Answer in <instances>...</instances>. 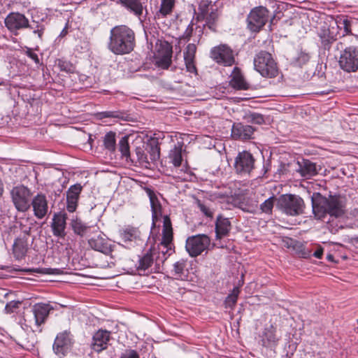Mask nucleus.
Listing matches in <instances>:
<instances>
[{
	"instance_id": "4be33fe9",
	"label": "nucleus",
	"mask_w": 358,
	"mask_h": 358,
	"mask_svg": "<svg viewBox=\"0 0 358 358\" xmlns=\"http://www.w3.org/2000/svg\"><path fill=\"white\" fill-rule=\"evenodd\" d=\"M119 3L128 11L136 16L141 22L144 20L143 13L145 7L141 0H119Z\"/></svg>"
},
{
	"instance_id": "bf43d9fd",
	"label": "nucleus",
	"mask_w": 358,
	"mask_h": 358,
	"mask_svg": "<svg viewBox=\"0 0 358 358\" xmlns=\"http://www.w3.org/2000/svg\"><path fill=\"white\" fill-rule=\"evenodd\" d=\"M324 249L321 246H319L317 250L314 252L313 256L317 259H321L323 255Z\"/></svg>"
},
{
	"instance_id": "ddd939ff",
	"label": "nucleus",
	"mask_w": 358,
	"mask_h": 358,
	"mask_svg": "<svg viewBox=\"0 0 358 358\" xmlns=\"http://www.w3.org/2000/svg\"><path fill=\"white\" fill-rule=\"evenodd\" d=\"M4 23L10 32L17 35L19 30L28 27L29 20L22 13L13 12L6 16Z\"/></svg>"
},
{
	"instance_id": "b1692460",
	"label": "nucleus",
	"mask_w": 358,
	"mask_h": 358,
	"mask_svg": "<svg viewBox=\"0 0 358 358\" xmlns=\"http://www.w3.org/2000/svg\"><path fill=\"white\" fill-rule=\"evenodd\" d=\"M183 151V143L181 141L177 142L169 151L168 155L169 162L175 168H178L182 165Z\"/></svg>"
},
{
	"instance_id": "c85d7f7f",
	"label": "nucleus",
	"mask_w": 358,
	"mask_h": 358,
	"mask_svg": "<svg viewBox=\"0 0 358 358\" xmlns=\"http://www.w3.org/2000/svg\"><path fill=\"white\" fill-rule=\"evenodd\" d=\"M237 206L245 212L254 214L257 210L258 203L252 198L244 196L237 201Z\"/></svg>"
},
{
	"instance_id": "79ce46f5",
	"label": "nucleus",
	"mask_w": 358,
	"mask_h": 358,
	"mask_svg": "<svg viewBox=\"0 0 358 358\" xmlns=\"http://www.w3.org/2000/svg\"><path fill=\"white\" fill-rule=\"evenodd\" d=\"M136 160L141 164H149V159L145 152L144 146L135 149Z\"/></svg>"
},
{
	"instance_id": "423d86ee",
	"label": "nucleus",
	"mask_w": 358,
	"mask_h": 358,
	"mask_svg": "<svg viewBox=\"0 0 358 358\" xmlns=\"http://www.w3.org/2000/svg\"><path fill=\"white\" fill-rule=\"evenodd\" d=\"M10 196L17 211L25 213L30 208L31 192L28 187L24 185L14 187L10 191Z\"/></svg>"
},
{
	"instance_id": "6ab92c4d",
	"label": "nucleus",
	"mask_w": 358,
	"mask_h": 358,
	"mask_svg": "<svg viewBox=\"0 0 358 358\" xmlns=\"http://www.w3.org/2000/svg\"><path fill=\"white\" fill-rule=\"evenodd\" d=\"M70 334L64 331L59 334L53 344V350L58 356H64L71 347Z\"/></svg>"
},
{
	"instance_id": "aec40b11",
	"label": "nucleus",
	"mask_w": 358,
	"mask_h": 358,
	"mask_svg": "<svg viewBox=\"0 0 358 358\" xmlns=\"http://www.w3.org/2000/svg\"><path fill=\"white\" fill-rule=\"evenodd\" d=\"M255 128L241 122L234 123L231 128V137L235 140H248L252 137Z\"/></svg>"
},
{
	"instance_id": "a211bd4d",
	"label": "nucleus",
	"mask_w": 358,
	"mask_h": 358,
	"mask_svg": "<svg viewBox=\"0 0 358 358\" xmlns=\"http://www.w3.org/2000/svg\"><path fill=\"white\" fill-rule=\"evenodd\" d=\"M88 243L93 250L105 255H109L113 251V245L104 234H99L91 238Z\"/></svg>"
},
{
	"instance_id": "c03bdc74",
	"label": "nucleus",
	"mask_w": 358,
	"mask_h": 358,
	"mask_svg": "<svg viewBox=\"0 0 358 358\" xmlns=\"http://www.w3.org/2000/svg\"><path fill=\"white\" fill-rule=\"evenodd\" d=\"M173 5L174 0H162L159 13L166 16L171 12Z\"/></svg>"
},
{
	"instance_id": "ea45409f",
	"label": "nucleus",
	"mask_w": 358,
	"mask_h": 358,
	"mask_svg": "<svg viewBox=\"0 0 358 358\" xmlns=\"http://www.w3.org/2000/svg\"><path fill=\"white\" fill-rule=\"evenodd\" d=\"M219 13L217 8H211V10L208 13V14H206V16H202L205 20L206 22V26L210 29H212L213 31L215 30V22L218 18Z\"/></svg>"
},
{
	"instance_id": "a18cd8bd",
	"label": "nucleus",
	"mask_w": 358,
	"mask_h": 358,
	"mask_svg": "<svg viewBox=\"0 0 358 358\" xmlns=\"http://www.w3.org/2000/svg\"><path fill=\"white\" fill-rule=\"evenodd\" d=\"M196 47L194 43H189L184 51V60H194Z\"/></svg>"
},
{
	"instance_id": "9d476101",
	"label": "nucleus",
	"mask_w": 358,
	"mask_h": 358,
	"mask_svg": "<svg viewBox=\"0 0 358 358\" xmlns=\"http://www.w3.org/2000/svg\"><path fill=\"white\" fill-rule=\"evenodd\" d=\"M211 58L217 64L231 66L235 62L233 50L225 45L214 47L210 51Z\"/></svg>"
},
{
	"instance_id": "9b49d317",
	"label": "nucleus",
	"mask_w": 358,
	"mask_h": 358,
	"mask_svg": "<svg viewBox=\"0 0 358 358\" xmlns=\"http://www.w3.org/2000/svg\"><path fill=\"white\" fill-rule=\"evenodd\" d=\"M234 167L238 174H250L255 168V158L248 151L239 152L236 157Z\"/></svg>"
},
{
	"instance_id": "0e129e2a",
	"label": "nucleus",
	"mask_w": 358,
	"mask_h": 358,
	"mask_svg": "<svg viewBox=\"0 0 358 358\" xmlns=\"http://www.w3.org/2000/svg\"><path fill=\"white\" fill-rule=\"evenodd\" d=\"M30 229H31V228L29 227L28 229H25V230H24V233H25L26 234H29V231H30Z\"/></svg>"
},
{
	"instance_id": "412c9836",
	"label": "nucleus",
	"mask_w": 358,
	"mask_h": 358,
	"mask_svg": "<svg viewBox=\"0 0 358 358\" xmlns=\"http://www.w3.org/2000/svg\"><path fill=\"white\" fill-rule=\"evenodd\" d=\"M110 337V332L106 330L100 329L93 336L92 348L96 352H101L108 346Z\"/></svg>"
},
{
	"instance_id": "13d9d810",
	"label": "nucleus",
	"mask_w": 358,
	"mask_h": 358,
	"mask_svg": "<svg viewBox=\"0 0 358 358\" xmlns=\"http://www.w3.org/2000/svg\"><path fill=\"white\" fill-rule=\"evenodd\" d=\"M187 71L191 73H196V68L194 64V60L185 61Z\"/></svg>"
},
{
	"instance_id": "72a5a7b5",
	"label": "nucleus",
	"mask_w": 358,
	"mask_h": 358,
	"mask_svg": "<svg viewBox=\"0 0 358 358\" xmlns=\"http://www.w3.org/2000/svg\"><path fill=\"white\" fill-rule=\"evenodd\" d=\"M321 43L324 49H329L330 45L336 40L335 35L329 28L323 27L318 33Z\"/></svg>"
},
{
	"instance_id": "de8ad7c7",
	"label": "nucleus",
	"mask_w": 358,
	"mask_h": 358,
	"mask_svg": "<svg viewBox=\"0 0 358 358\" xmlns=\"http://www.w3.org/2000/svg\"><path fill=\"white\" fill-rule=\"evenodd\" d=\"M274 201H275L274 196H271V197L267 199L266 201H264V202H263L260 205V209H261L262 212L268 213V214L271 213L272 209H273V205H274Z\"/></svg>"
},
{
	"instance_id": "39448f33",
	"label": "nucleus",
	"mask_w": 358,
	"mask_h": 358,
	"mask_svg": "<svg viewBox=\"0 0 358 358\" xmlns=\"http://www.w3.org/2000/svg\"><path fill=\"white\" fill-rule=\"evenodd\" d=\"M278 206L284 213L290 216L303 214L305 208V203L302 198L295 194L280 196Z\"/></svg>"
},
{
	"instance_id": "bb28decb",
	"label": "nucleus",
	"mask_w": 358,
	"mask_h": 358,
	"mask_svg": "<svg viewBox=\"0 0 358 358\" xmlns=\"http://www.w3.org/2000/svg\"><path fill=\"white\" fill-rule=\"evenodd\" d=\"M231 230V222L229 219L218 215L215 222V236L217 239H222L227 236Z\"/></svg>"
},
{
	"instance_id": "7c9ffc66",
	"label": "nucleus",
	"mask_w": 358,
	"mask_h": 358,
	"mask_svg": "<svg viewBox=\"0 0 358 358\" xmlns=\"http://www.w3.org/2000/svg\"><path fill=\"white\" fill-rule=\"evenodd\" d=\"M278 341V338L275 335V330L272 326L264 329L262 340L264 346H275L277 345Z\"/></svg>"
},
{
	"instance_id": "a878e982",
	"label": "nucleus",
	"mask_w": 358,
	"mask_h": 358,
	"mask_svg": "<svg viewBox=\"0 0 358 358\" xmlns=\"http://www.w3.org/2000/svg\"><path fill=\"white\" fill-rule=\"evenodd\" d=\"M50 310L51 308L48 304L36 303L34 306L32 311L35 318V323L38 327L45 322Z\"/></svg>"
},
{
	"instance_id": "f3484780",
	"label": "nucleus",
	"mask_w": 358,
	"mask_h": 358,
	"mask_svg": "<svg viewBox=\"0 0 358 358\" xmlns=\"http://www.w3.org/2000/svg\"><path fill=\"white\" fill-rule=\"evenodd\" d=\"M67 215L65 212L60 211L54 214L51 223L52 234L55 236L64 238L66 236Z\"/></svg>"
},
{
	"instance_id": "864d4df0",
	"label": "nucleus",
	"mask_w": 358,
	"mask_h": 358,
	"mask_svg": "<svg viewBox=\"0 0 358 358\" xmlns=\"http://www.w3.org/2000/svg\"><path fill=\"white\" fill-rule=\"evenodd\" d=\"M58 65L62 71L68 73H72L74 71V66L68 62L59 60Z\"/></svg>"
},
{
	"instance_id": "f704fd0d",
	"label": "nucleus",
	"mask_w": 358,
	"mask_h": 358,
	"mask_svg": "<svg viewBox=\"0 0 358 358\" xmlns=\"http://www.w3.org/2000/svg\"><path fill=\"white\" fill-rule=\"evenodd\" d=\"M186 266L187 261L180 259L173 264V270L171 271L172 275L176 279H183L187 276L186 275Z\"/></svg>"
},
{
	"instance_id": "5fc2aeb1",
	"label": "nucleus",
	"mask_w": 358,
	"mask_h": 358,
	"mask_svg": "<svg viewBox=\"0 0 358 358\" xmlns=\"http://www.w3.org/2000/svg\"><path fill=\"white\" fill-rule=\"evenodd\" d=\"M35 272L42 274H48V275H57L59 273V269L58 268H36L34 270Z\"/></svg>"
},
{
	"instance_id": "20e7f679",
	"label": "nucleus",
	"mask_w": 358,
	"mask_h": 358,
	"mask_svg": "<svg viewBox=\"0 0 358 358\" xmlns=\"http://www.w3.org/2000/svg\"><path fill=\"white\" fill-rule=\"evenodd\" d=\"M255 69L263 77L274 78L278 74L277 64L271 54L266 51H260L254 58Z\"/></svg>"
},
{
	"instance_id": "1a4fd4ad",
	"label": "nucleus",
	"mask_w": 358,
	"mask_h": 358,
	"mask_svg": "<svg viewBox=\"0 0 358 358\" xmlns=\"http://www.w3.org/2000/svg\"><path fill=\"white\" fill-rule=\"evenodd\" d=\"M210 244V238L204 234L189 237L186 241L185 248L191 257L201 255Z\"/></svg>"
},
{
	"instance_id": "4468645a",
	"label": "nucleus",
	"mask_w": 358,
	"mask_h": 358,
	"mask_svg": "<svg viewBox=\"0 0 358 358\" xmlns=\"http://www.w3.org/2000/svg\"><path fill=\"white\" fill-rule=\"evenodd\" d=\"M172 47L166 42H160L157 53L155 57V64L158 67L167 69L171 64Z\"/></svg>"
},
{
	"instance_id": "0eeeda50",
	"label": "nucleus",
	"mask_w": 358,
	"mask_h": 358,
	"mask_svg": "<svg viewBox=\"0 0 358 358\" xmlns=\"http://www.w3.org/2000/svg\"><path fill=\"white\" fill-rule=\"evenodd\" d=\"M338 65L342 70L348 73L358 71V48L355 46L345 48L341 52Z\"/></svg>"
},
{
	"instance_id": "4c0bfd02",
	"label": "nucleus",
	"mask_w": 358,
	"mask_h": 358,
	"mask_svg": "<svg viewBox=\"0 0 358 358\" xmlns=\"http://www.w3.org/2000/svg\"><path fill=\"white\" fill-rule=\"evenodd\" d=\"M104 148L109 152H113L116 148L115 133L108 132L103 137Z\"/></svg>"
},
{
	"instance_id": "f8f14e48",
	"label": "nucleus",
	"mask_w": 358,
	"mask_h": 358,
	"mask_svg": "<svg viewBox=\"0 0 358 358\" xmlns=\"http://www.w3.org/2000/svg\"><path fill=\"white\" fill-rule=\"evenodd\" d=\"M124 245L127 248L142 245L144 241L141 238L140 231L135 227H127L120 231Z\"/></svg>"
},
{
	"instance_id": "4d7b16f0",
	"label": "nucleus",
	"mask_w": 358,
	"mask_h": 358,
	"mask_svg": "<svg viewBox=\"0 0 358 358\" xmlns=\"http://www.w3.org/2000/svg\"><path fill=\"white\" fill-rule=\"evenodd\" d=\"M25 54L31 59H32L36 64H39V58L36 53H35L31 48H27Z\"/></svg>"
},
{
	"instance_id": "7ed1b4c3",
	"label": "nucleus",
	"mask_w": 358,
	"mask_h": 358,
	"mask_svg": "<svg viewBox=\"0 0 358 358\" xmlns=\"http://www.w3.org/2000/svg\"><path fill=\"white\" fill-rule=\"evenodd\" d=\"M173 252L172 247L158 244L157 247L150 248L139 256L136 268L139 271H145L149 269L152 270V266L155 265V269L159 270Z\"/></svg>"
},
{
	"instance_id": "dca6fc26",
	"label": "nucleus",
	"mask_w": 358,
	"mask_h": 358,
	"mask_svg": "<svg viewBox=\"0 0 358 358\" xmlns=\"http://www.w3.org/2000/svg\"><path fill=\"white\" fill-rule=\"evenodd\" d=\"M83 187L80 183L71 185L66 192V210L69 213L76 210Z\"/></svg>"
},
{
	"instance_id": "5701e85b",
	"label": "nucleus",
	"mask_w": 358,
	"mask_h": 358,
	"mask_svg": "<svg viewBox=\"0 0 358 358\" xmlns=\"http://www.w3.org/2000/svg\"><path fill=\"white\" fill-rule=\"evenodd\" d=\"M229 85L236 90L249 89V84L245 80L241 69L236 66L234 68L230 75Z\"/></svg>"
},
{
	"instance_id": "09e8293b",
	"label": "nucleus",
	"mask_w": 358,
	"mask_h": 358,
	"mask_svg": "<svg viewBox=\"0 0 358 358\" xmlns=\"http://www.w3.org/2000/svg\"><path fill=\"white\" fill-rule=\"evenodd\" d=\"M248 121L257 124H262L264 122L262 115L257 113H251L247 116Z\"/></svg>"
},
{
	"instance_id": "c756f323",
	"label": "nucleus",
	"mask_w": 358,
	"mask_h": 358,
	"mask_svg": "<svg viewBox=\"0 0 358 358\" xmlns=\"http://www.w3.org/2000/svg\"><path fill=\"white\" fill-rule=\"evenodd\" d=\"M145 192L150 199L152 219H157L161 215L162 206L155 192L150 188H145Z\"/></svg>"
},
{
	"instance_id": "680f3d73",
	"label": "nucleus",
	"mask_w": 358,
	"mask_h": 358,
	"mask_svg": "<svg viewBox=\"0 0 358 358\" xmlns=\"http://www.w3.org/2000/svg\"><path fill=\"white\" fill-rule=\"evenodd\" d=\"M333 258H334V257H333V255H329L327 256V259H328L329 260H330V261H333Z\"/></svg>"
},
{
	"instance_id": "2f4dec72",
	"label": "nucleus",
	"mask_w": 358,
	"mask_h": 358,
	"mask_svg": "<svg viewBox=\"0 0 358 358\" xmlns=\"http://www.w3.org/2000/svg\"><path fill=\"white\" fill-rule=\"evenodd\" d=\"M27 240L24 238H17L13 244V253L18 259L23 258L27 252Z\"/></svg>"
},
{
	"instance_id": "c9c22d12",
	"label": "nucleus",
	"mask_w": 358,
	"mask_h": 358,
	"mask_svg": "<svg viewBox=\"0 0 358 358\" xmlns=\"http://www.w3.org/2000/svg\"><path fill=\"white\" fill-rule=\"evenodd\" d=\"M239 294V287H234L231 292L227 296V298L224 300V304L226 308L234 309V306L236 304Z\"/></svg>"
},
{
	"instance_id": "603ef678",
	"label": "nucleus",
	"mask_w": 358,
	"mask_h": 358,
	"mask_svg": "<svg viewBox=\"0 0 358 358\" xmlns=\"http://www.w3.org/2000/svg\"><path fill=\"white\" fill-rule=\"evenodd\" d=\"M148 152L150 153V159L152 162H155L159 159V148L157 145H150Z\"/></svg>"
},
{
	"instance_id": "cd10ccee",
	"label": "nucleus",
	"mask_w": 358,
	"mask_h": 358,
	"mask_svg": "<svg viewBox=\"0 0 358 358\" xmlns=\"http://www.w3.org/2000/svg\"><path fill=\"white\" fill-rule=\"evenodd\" d=\"M162 240L159 244H164L166 246L172 247L173 229L171 222L169 216L163 217Z\"/></svg>"
},
{
	"instance_id": "49530a36",
	"label": "nucleus",
	"mask_w": 358,
	"mask_h": 358,
	"mask_svg": "<svg viewBox=\"0 0 358 358\" xmlns=\"http://www.w3.org/2000/svg\"><path fill=\"white\" fill-rule=\"evenodd\" d=\"M196 204L201 213L208 217H213V209L207 203L201 202L200 200L196 201Z\"/></svg>"
},
{
	"instance_id": "a19ab883",
	"label": "nucleus",
	"mask_w": 358,
	"mask_h": 358,
	"mask_svg": "<svg viewBox=\"0 0 358 358\" xmlns=\"http://www.w3.org/2000/svg\"><path fill=\"white\" fill-rule=\"evenodd\" d=\"M27 28L32 29L33 33L36 34L40 39L42 38L45 30V25L43 24L32 20L31 24L29 23Z\"/></svg>"
},
{
	"instance_id": "e2e57ef3",
	"label": "nucleus",
	"mask_w": 358,
	"mask_h": 358,
	"mask_svg": "<svg viewBox=\"0 0 358 358\" xmlns=\"http://www.w3.org/2000/svg\"><path fill=\"white\" fill-rule=\"evenodd\" d=\"M342 45H343L342 43H337V45H336L337 49H338L340 48V46L342 47Z\"/></svg>"
},
{
	"instance_id": "f03ea898",
	"label": "nucleus",
	"mask_w": 358,
	"mask_h": 358,
	"mask_svg": "<svg viewBox=\"0 0 358 358\" xmlns=\"http://www.w3.org/2000/svg\"><path fill=\"white\" fill-rule=\"evenodd\" d=\"M135 46L134 31L126 25H117L110 31L108 49L114 55H123L130 53Z\"/></svg>"
},
{
	"instance_id": "2eb2a0df",
	"label": "nucleus",
	"mask_w": 358,
	"mask_h": 358,
	"mask_svg": "<svg viewBox=\"0 0 358 358\" xmlns=\"http://www.w3.org/2000/svg\"><path fill=\"white\" fill-rule=\"evenodd\" d=\"M32 206L34 215L38 220L43 219L48 213V202L47 197L42 193H38L30 202Z\"/></svg>"
},
{
	"instance_id": "393cba45",
	"label": "nucleus",
	"mask_w": 358,
	"mask_h": 358,
	"mask_svg": "<svg viewBox=\"0 0 358 358\" xmlns=\"http://www.w3.org/2000/svg\"><path fill=\"white\" fill-rule=\"evenodd\" d=\"M297 165L296 171L302 177L310 178L317 173L315 164L308 159H303L301 161H298Z\"/></svg>"
},
{
	"instance_id": "473e14b6",
	"label": "nucleus",
	"mask_w": 358,
	"mask_h": 358,
	"mask_svg": "<svg viewBox=\"0 0 358 358\" xmlns=\"http://www.w3.org/2000/svg\"><path fill=\"white\" fill-rule=\"evenodd\" d=\"M117 146L122 158H124L127 161L134 162L135 160V159L132 158L131 155L129 136L125 135L122 136L120 139Z\"/></svg>"
},
{
	"instance_id": "58836bf2",
	"label": "nucleus",
	"mask_w": 358,
	"mask_h": 358,
	"mask_svg": "<svg viewBox=\"0 0 358 358\" xmlns=\"http://www.w3.org/2000/svg\"><path fill=\"white\" fill-rule=\"evenodd\" d=\"M310 59V55L308 52L304 50L298 52L296 56L292 59V64L296 66H302L306 64Z\"/></svg>"
},
{
	"instance_id": "8fccbe9b",
	"label": "nucleus",
	"mask_w": 358,
	"mask_h": 358,
	"mask_svg": "<svg viewBox=\"0 0 358 358\" xmlns=\"http://www.w3.org/2000/svg\"><path fill=\"white\" fill-rule=\"evenodd\" d=\"M21 302L20 301H11L6 303L5 306V312L7 314L15 313L19 308Z\"/></svg>"
},
{
	"instance_id": "6e6552de",
	"label": "nucleus",
	"mask_w": 358,
	"mask_h": 358,
	"mask_svg": "<svg viewBox=\"0 0 358 358\" xmlns=\"http://www.w3.org/2000/svg\"><path fill=\"white\" fill-rule=\"evenodd\" d=\"M268 10L264 6L254 8L248 17V27L252 31H258L268 20Z\"/></svg>"
},
{
	"instance_id": "3c124183",
	"label": "nucleus",
	"mask_w": 358,
	"mask_h": 358,
	"mask_svg": "<svg viewBox=\"0 0 358 358\" xmlns=\"http://www.w3.org/2000/svg\"><path fill=\"white\" fill-rule=\"evenodd\" d=\"M99 115H100L101 118H107V117L118 118V119L123 118V115L121 113L117 112V111H104V112H101L99 114Z\"/></svg>"
},
{
	"instance_id": "e433bc0d",
	"label": "nucleus",
	"mask_w": 358,
	"mask_h": 358,
	"mask_svg": "<svg viewBox=\"0 0 358 358\" xmlns=\"http://www.w3.org/2000/svg\"><path fill=\"white\" fill-rule=\"evenodd\" d=\"M71 226L73 232L80 236H83L85 234L88 228L85 223L77 217L71 220Z\"/></svg>"
},
{
	"instance_id": "6e6d98bb",
	"label": "nucleus",
	"mask_w": 358,
	"mask_h": 358,
	"mask_svg": "<svg viewBox=\"0 0 358 358\" xmlns=\"http://www.w3.org/2000/svg\"><path fill=\"white\" fill-rule=\"evenodd\" d=\"M120 358H139V355L134 350H126L122 353Z\"/></svg>"
},
{
	"instance_id": "052dcab7",
	"label": "nucleus",
	"mask_w": 358,
	"mask_h": 358,
	"mask_svg": "<svg viewBox=\"0 0 358 358\" xmlns=\"http://www.w3.org/2000/svg\"><path fill=\"white\" fill-rule=\"evenodd\" d=\"M67 34V30L66 28H64L62 31H61L59 36L63 37Z\"/></svg>"
},
{
	"instance_id": "37998d69",
	"label": "nucleus",
	"mask_w": 358,
	"mask_h": 358,
	"mask_svg": "<svg viewBox=\"0 0 358 358\" xmlns=\"http://www.w3.org/2000/svg\"><path fill=\"white\" fill-rule=\"evenodd\" d=\"M211 8L212 9L215 8V6L211 1L202 0L199 6V14L201 16H206L211 10Z\"/></svg>"
},
{
	"instance_id": "f257e3e1",
	"label": "nucleus",
	"mask_w": 358,
	"mask_h": 358,
	"mask_svg": "<svg viewBox=\"0 0 358 358\" xmlns=\"http://www.w3.org/2000/svg\"><path fill=\"white\" fill-rule=\"evenodd\" d=\"M313 212L315 217L324 221L327 215L338 218L345 213V204L340 196L329 195L325 197L320 193L313 194L312 198Z\"/></svg>"
}]
</instances>
